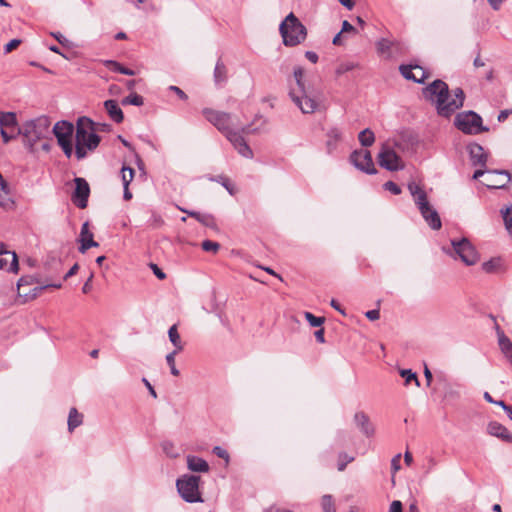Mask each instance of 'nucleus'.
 I'll use <instances>...</instances> for the list:
<instances>
[{"label": "nucleus", "instance_id": "nucleus-1", "mask_svg": "<svg viewBox=\"0 0 512 512\" xmlns=\"http://www.w3.org/2000/svg\"><path fill=\"white\" fill-rule=\"evenodd\" d=\"M423 96L432 102L438 115L448 118L464 104L465 94L461 88L449 91L448 85L442 80H434L423 89Z\"/></svg>", "mask_w": 512, "mask_h": 512}, {"label": "nucleus", "instance_id": "nucleus-2", "mask_svg": "<svg viewBox=\"0 0 512 512\" xmlns=\"http://www.w3.org/2000/svg\"><path fill=\"white\" fill-rule=\"evenodd\" d=\"M315 82L316 77L310 75L302 66L295 69L293 76L289 79V95L305 114L313 113L318 107V101L314 95Z\"/></svg>", "mask_w": 512, "mask_h": 512}, {"label": "nucleus", "instance_id": "nucleus-3", "mask_svg": "<svg viewBox=\"0 0 512 512\" xmlns=\"http://www.w3.org/2000/svg\"><path fill=\"white\" fill-rule=\"evenodd\" d=\"M51 121L47 116H40L25 121L19 128L18 134L22 135L24 146L31 152L38 151V141L50 136Z\"/></svg>", "mask_w": 512, "mask_h": 512}, {"label": "nucleus", "instance_id": "nucleus-4", "mask_svg": "<svg viewBox=\"0 0 512 512\" xmlns=\"http://www.w3.org/2000/svg\"><path fill=\"white\" fill-rule=\"evenodd\" d=\"M76 157L83 159L87 151L96 149L100 142V137L95 133V124L86 117H81L76 125Z\"/></svg>", "mask_w": 512, "mask_h": 512}, {"label": "nucleus", "instance_id": "nucleus-5", "mask_svg": "<svg viewBox=\"0 0 512 512\" xmlns=\"http://www.w3.org/2000/svg\"><path fill=\"white\" fill-rule=\"evenodd\" d=\"M408 190L410 191L413 200L419 209L422 217L433 230H439L442 226V222L438 212L429 203L427 193L423 188L415 182L408 184Z\"/></svg>", "mask_w": 512, "mask_h": 512}, {"label": "nucleus", "instance_id": "nucleus-6", "mask_svg": "<svg viewBox=\"0 0 512 512\" xmlns=\"http://www.w3.org/2000/svg\"><path fill=\"white\" fill-rule=\"evenodd\" d=\"M279 30L286 46H296L307 36L306 27L292 12L282 21Z\"/></svg>", "mask_w": 512, "mask_h": 512}, {"label": "nucleus", "instance_id": "nucleus-7", "mask_svg": "<svg viewBox=\"0 0 512 512\" xmlns=\"http://www.w3.org/2000/svg\"><path fill=\"white\" fill-rule=\"evenodd\" d=\"M451 249L443 248V251L450 256L458 257L465 265L473 266L479 261V253L467 238L452 239Z\"/></svg>", "mask_w": 512, "mask_h": 512}, {"label": "nucleus", "instance_id": "nucleus-8", "mask_svg": "<svg viewBox=\"0 0 512 512\" xmlns=\"http://www.w3.org/2000/svg\"><path fill=\"white\" fill-rule=\"evenodd\" d=\"M200 477L185 474L176 481L177 491L182 499L188 503L203 502L199 491Z\"/></svg>", "mask_w": 512, "mask_h": 512}, {"label": "nucleus", "instance_id": "nucleus-9", "mask_svg": "<svg viewBox=\"0 0 512 512\" xmlns=\"http://www.w3.org/2000/svg\"><path fill=\"white\" fill-rule=\"evenodd\" d=\"M454 125L464 134L477 135L488 131L487 127L482 125V118L474 111H465L456 115Z\"/></svg>", "mask_w": 512, "mask_h": 512}, {"label": "nucleus", "instance_id": "nucleus-10", "mask_svg": "<svg viewBox=\"0 0 512 512\" xmlns=\"http://www.w3.org/2000/svg\"><path fill=\"white\" fill-rule=\"evenodd\" d=\"M202 113L207 121L222 132L226 138L229 137V134H233L241 128V126L234 124L232 116L229 113L216 111L210 108L203 109Z\"/></svg>", "mask_w": 512, "mask_h": 512}, {"label": "nucleus", "instance_id": "nucleus-11", "mask_svg": "<svg viewBox=\"0 0 512 512\" xmlns=\"http://www.w3.org/2000/svg\"><path fill=\"white\" fill-rule=\"evenodd\" d=\"M53 134L57 138L59 146L62 148L64 154L70 158L73 153L72 135L74 133V126L67 121L57 122L53 129Z\"/></svg>", "mask_w": 512, "mask_h": 512}, {"label": "nucleus", "instance_id": "nucleus-12", "mask_svg": "<svg viewBox=\"0 0 512 512\" xmlns=\"http://www.w3.org/2000/svg\"><path fill=\"white\" fill-rule=\"evenodd\" d=\"M379 165L389 171H398L404 168V163L398 154L388 145H383L378 154Z\"/></svg>", "mask_w": 512, "mask_h": 512}, {"label": "nucleus", "instance_id": "nucleus-13", "mask_svg": "<svg viewBox=\"0 0 512 512\" xmlns=\"http://www.w3.org/2000/svg\"><path fill=\"white\" fill-rule=\"evenodd\" d=\"M351 163L360 171L367 174H376L377 170L374 166L371 153L366 149L355 150L350 155Z\"/></svg>", "mask_w": 512, "mask_h": 512}, {"label": "nucleus", "instance_id": "nucleus-14", "mask_svg": "<svg viewBox=\"0 0 512 512\" xmlns=\"http://www.w3.org/2000/svg\"><path fill=\"white\" fill-rule=\"evenodd\" d=\"M250 133V126H241L240 129H238L235 133L229 134V137L227 138L228 141L233 145V147L237 150V152L245 157V158H252L253 157V151L245 141L243 135Z\"/></svg>", "mask_w": 512, "mask_h": 512}, {"label": "nucleus", "instance_id": "nucleus-15", "mask_svg": "<svg viewBox=\"0 0 512 512\" xmlns=\"http://www.w3.org/2000/svg\"><path fill=\"white\" fill-rule=\"evenodd\" d=\"M511 176L505 170H490L486 173V177L482 183L490 189H502L510 181Z\"/></svg>", "mask_w": 512, "mask_h": 512}, {"label": "nucleus", "instance_id": "nucleus-16", "mask_svg": "<svg viewBox=\"0 0 512 512\" xmlns=\"http://www.w3.org/2000/svg\"><path fill=\"white\" fill-rule=\"evenodd\" d=\"M74 182L75 191L72 196V201L77 207L84 209L87 207L88 197L90 194L89 184L84 178L80 177H76Z\"/></svg>", "mask_w": 512, "mask_h": 512}, {"label": "nucleus", "instance_id": "nucleus-17", "mask_svg": "<svg viewBox=\"0 0 512 512\" xmlns=\"http://www.w3.org/2000/svg\"><path fill=\"white\" fill-rule=\"evenodd\" d=\"M401 75L415 83H424L426 79L431 77V74L424 66H399Z\"/></svg>", "mask_w": 512, "mask_h": 512}, {"label": "nucleus", "instance_id": "nucleus-18", "mask_svg": "<svg viewBox=\"0 0 512 512\" xmlns=\"http://www.w3.org/2000/svg\"><path fill=\"white\" fill-rule=\"evenodd\" d=\"M0 269H7L10 272H18V258L15 252L7 249L4 243L0 242Z\"/></svg>", "mask_w": 512, "mask_h": 512}, {"label": "nucleus", "instance_id": "nucleus-19", "mask_svg": "<svg viewBox=\"0 0 512 512\" xmlns=\"http://www.w3.org/2000/svg\"><path fill=\"white\" fill-rule=\"evenodd\" d=\"M79 242L81 243L79 251L85 253L91 247H97L99 244L94 241L93 233L89 230V223H83L79 236Z\"/></svg>", "mask_w": 512, "mask_h": 512}, {"label": "nucleus", "instance_id": "nucleus-20", "mask_svg": "<svg viewBox=\"0 0 512 512\" xmlns=\"http://www.w3.org/2000/svg\"><path fill=\"white\" fill-rule=\"evenodd\" d=\"M471 162L474 166H485L487 162V154L481 145L477 143L468 146Z\"/></svg>", "mask_w": 512, "mask_h": 512}, {"label": "nucleus", "instance_id": "nucleus-21", "mask_svg": "<svg viewBox=\"0 0 512 512\" xmlns=\"http://www.w3.org/2000/svg\"><path fill=\"white\" fill-rule=\"evenodd\" d=\"M487 431L490 435L500 438L501 440L511 443L512 434L498 422H490L487 427Z\"/></svg>", "mask_w": 512, "mask_h": 512}, {"label": "nucleus", "instance_id": "nucleus-22", "mask_svg": "<svg viewBox=\"0 0 512 512\" xmlns=\"http://www.w3.org/2000/svg\"><path fill=\"white\" fill-rule=\"evenodd\" d=\"M341 135H342V132L337 127H332L327 131V133H326L327 139H326L325 146H326V151L328 154H332L336 150L337 145H338L339 141L341 140Z\"/></svg>", "mask_w": 512, "mask_h": 512}, {"label": "nucleus", "instance_id": "nucleus-23", "mask_svg": "<svg viewBox=\"0 0 512 512\" xmlns=\"http://www.w3.org/2000/svg\"><path fill=\"white\" fill-rule=\"evenodd\" d=\"M186 461L188 469L192 472L207 473L210 469L207 461L200 457L188 455Z\"/></svg>", "mask_w": 512, "mask_h": 512}, {"label": "nucleus", "instance_id": "nucleus-24", "mask_svg": "<svg viewBox=\"0 0 512 512\" xmlns=\"http://www.w3.org/2000/svg\"><path fill=\"white\" fill-rule=\"evenodd\" d=\"M0 206L4 209H11L14 206V201L11 198L8 184L4 180L1 173H0Z\"/></svg>", "mask_w": 512, "mask_h": 512}, {"label": "nucleus", "instance_id": "nucleus-25", "mask_svg": "<svg viewBox=\"0 0 512 512\" xmlns=\"http://www.w3.org/2000/svg\"><path fill=\"white\" fill-rule=\"evenodd\" d=\"M104 107L109 117L115 121L116 123H120L123 121V112L116 100H106L104 102Z\"/></svg>", "mask_w": 512, "mask_h": 512}, {"label": "nucleus", "instance_id": "nucleus-26", "mask_svg": "<svg viewBox=\"0 0 512 512\" xmlns=\"http://www.w3.org/2000/svg\"><path fill=\"white\" fill-rule=\"evenodd\" d=\"M356 425L362 430L366 436H371L374 432L373 427L369 423L368 416L363 412H357L354 416Z\"/></svg>", "mask_w": 512, "mask_h": 512}, {"label": "nucleus", "instance_id": "nucleus-27", "mask_svg": "<svg viewBox=\"0 0 512 512\" xmlns=\"http://www.w3.org/2000/svg\"><path fill=\"white\" fill-rule=\"evenodd\" d=\"M83 423V415L76 408H71L68 415V431L73 432Z\"/></svg>", "mask_w": 512, "mask_h": 512}, {"label": "nucleus", "instance_id": "nucleus-28", "mask_svg": "<svg viewBox=\"0 0 512 512\" xmlns=\"http://www.w3.org/2000/svg\"><path fill=\"white\" fill-rule=\"evenodd\" d=\"M168 337L171 343L174 345L175 349L173 351L181 352L184 348V345L181 341L180 335L177 330L176 325H172L168 330Z\"/></svg>", "mask_w": 512, "mask_h": 512}, {"label": "nucleus", "instance_id": "nucleus-29", "mask_svg": "<svg viewBox=\"0 0 512 512\" xmlns=\"http://www.w3.org/2000/svg\"><path fill=\"white\" fill-rule=\"evenodd\" d=\"M0 127L3 128H16V117L14 113L0 112Z\"/></svg>", "mask_w": 512, "mask_h": 512}, {"label": "nucleus", "instance_id": "nucleus-30", "mask_svg": "<svg viewBox=\"0 0 512 512\" xmlns=\"http://www.w3.org/2000/svg\"><path fill=\"white\" fill-rule=\"evenodd\" d=\"M190 217H193L201 224L207 226V227H214L215 226V219L211 214H202L200 212L196 213H190Z\"/></svg>", "mask_w": 512, "mask_h": 512}, {"label": "nucleus", "instance_id": "nucleus-31", "mask_svg": "<svg viewBox=\"0 0 512 512\" xmlns=\"http://www.w3.org/2000/svg\"><path fill=\"white\" fill-rule=\"evenodd\" d=\"M358 139L362 146L369 147L374 143L375 136L370 129H364L359 133Z\"/></svg>", "mask_w": 512, "mask_h": 512}, {"label": "nucleus", "instance_id": "nucleus-32", "mask_svg": "<svg viewBox=\"0 0 512 512\" xmlns=\"http://www.w3.org/2000/svg\"><path fill=\"white\" fill-rule=\"evenodd\" d=\"M227 80V66H215L214 81L218 86L223 85Z\"/></svg>", "mask_w": 512, "mask_h": 512}, {"label": "nucleus", "instance_id": "nucleus-33", "mask_svg": "<svg viewBox=\"0 0 512 512\" xmlns=\"http://www.w3.org/2000/svg\"><path fill=\"white\" fill-rule=\"evenodd\" d=\"M501 215L507 232L512 235V205L501 209Z\"/></svg>", "mask_w": 512, "mask_h": 512}, {"label": "nucleus", "instance_id": "nucleus-34", "mask_svg": "<svg viewBox=\"0 0 512 512\" xmlns=\"http://www.w3.org/2000/svg\"><path fill=\"white\" fill-rule=\"evenodd\" d=\"M392 46V41L382 38L377 42V51L379 54L388 57L391 53Z\"/></svg>", "mask_w": 512, "mask_h": 512}, {"label": "nucleus", "instance_id": "nucleus-35", "mask_svg": "<svg viewBox=\"0 0 512 512\" xmlns=\"http://www.w3.org/2000/svg\"><path fill=\"white\" fill-rule=\"evenodd\" d=\"M499 346L507 357L512 356V342L503 333L499 334Z\"/></svg>", "mask_w": 512, "mask_h": 512}, {"label": "nucleus", "instance_id": "nucleus-36", "mask_svg": "<svg viewBox=\"0 0 512 512\" xmlns=\"http://www.w3.org/2000/svg\"><path fill=\"white\" fill-rule=\"evenodd\" d=\"M209 180L220 183L229 192L230 195L234 194V186L231 184L230 180L226 176H211L209 177Z\"/></svg>", "mask_w": 512, "mask_h": 512}, {"label": "nucleus", "instance_id": "nucleus-37", "mask_svg": "<svg viewBox=\"0 0 512 512\" xmlns=\"http://www.w3.org/2000/svg\"><path fill=\"white\" fill-rule=\"evenodd\" d=\"M400 375L405 379V384L408 385L411 381L415 382L417 387L420 386V382L418 380L417 374L413 372L411 369H401Z\"/></svg>", "mask_w": 512, "mask_h": 512}, {"label": "nucleus", "instance_id": "nucleus-38", "mask_svg": "<svg viewBox=\"0 0 512 512\" xmlns=\"http://www.w3.org/2000/svg\"><path fill=\"white\" fill-rule=\"evenodd\" d=\"M321 507L323 512H336L333 497L324 495L321 499Z\"/></svg>", "mask_w": 512, "mask_h": 512}, {"label": "nucleus", "instance_id": "nucleus-39", "mask_svg": "<svg viewBox=\"0 0 512 512\" xmlns=\"http://www.w3.org/2000/svg\"><path fill=\"white\" fill-rule=\"evenodd\" d=\"M122 104L123 105L141 106L143 104V97L138 95L137 93H132L122 99Z\"/></svg>", "mask_w": 512, "mask_h": 512}, {"label": "nucleus", "instance_id": "nucleus-40", "mask_svg": "<svg viewBox=\"0 0 512 512\" xmlns=\"http://www.w3.org/2000/svg\"><path fill=\"white\" fill-rule=\"evenodd\" d=\"M134 173H135V171L132 168L126 167V166L122 167L121 179H122L123 186H129L130 182L134 178Z\"/></svg>", "mask_w": 512, "mask_h": 512}, {"label": "nucleus", "instance_id": "nucleus-41", "mask_svg": "<svg viewBox=\"0 0 512 512\" xmlns=\"http://www.w3.org/2000/svg\"><path fill=\"white\" fill-rule=\"evenodd\" d=\"M178 353L179 352L172 351L171 353L166 355V362H167L168 366L170 367V372L173 376H179V374H180L179 370L176 368V365H175V356Z\"/></svg>", "mask_w": 512, "mask_h": 512}, {"label": "nucleus", "instance_id": "nucleus-42", "mask_svg": "<svg viewBox=\"0 0 512 512\" xmlns=\"http://www.w3.org/2000/svg\"><path fill=\"white\" fill-rule=\"evenodd\" d=\"M500 267V260L499 259H491L489 261H486L482 264V269L486 273H494L498 270Z\"/></svg>", "mask_w": 512, "mask_h": 512}, {"label": "nucleus", "instance_id": "nucleus-43", "mask_svg": "<svg viewBox=\"0 0 512 512\" xmlns=\"http://www.w3.org/2000/svg\"><path fill=\"white\" fill-rule=\"evenodd\" d=\"M201 247L206 252L217 253L220 249V245L217 242L211 240H205L202 242Z\"/></svg>", "mask_w": 512, "mask_h": 512}, {"label": "nucleus", "instance_id": "nucleus-44", "mask_svg": "<svg viewBox=\"0 0 512 512\" xmlns=\"http://www.w3.org/2000/svg\"><path fill=\"white\" fill-rule=\"evenodd\" d=\"M16 131L18 132V128H3V129H0L3 141L5 143H8L11 139H13L15 137Z\"/></svg>", "mask_w": 512, "mask_h": 512}, {"label": "nucleus", "instance_id": "nucleus-45", "mask_svg": "<svg viewBox=\"0 0 512 512\" xmlns=\"http://www.w3.org/2000/svg\"><path fill=\"white\" fill-rule=\"evenodd\" d=\"M305 318L312 327H320L324 323V318L316 317L310 312L305 313Z\"/></svg>", "mask_w": 512, "mask_h": 512}, {"label": "nucleus", "instance_id": "nucleus-46", "mask_svg": "<svg viewBox=\"0 0 512 512\" xmlns=\"http://www.w3.org/2000/svg\"><path fill=\"white\" fill-rule=\"evenodd\" d=\"M354 460V457L353 456H349L345 453H341L339 455V460H338V470L339 471H343L347 464L352 462Z\"/></svg>", "mask_w": 512, "mask_h": 512}, {"label": "nucleus", "instance_id": "nucleus-47", "mask_svg": "<svg viewBox=\"0 0 512 512\" xmlns=\"http://www.w3.org/2000/svg\"><path fill=\"white\" fill-rule=\"evenodd\" d=\"M212 452L219 458L225 460L226 464H229L230 456L229 453L220 446H215Z\"/></svg>", "mask_w": 512, "mask_h": 512}, {"label": "nucleus", "instance_id": "nucleus-48", "mask_svg": "<svg viewBox=\"0 0 512 512\" xmlns=\"http://www.w3.org/2000/svg\"><path fill=\"white\" fill-rule=\"evenodd\" d=\"M384 188H385L386 190L390 191V192H391L392 194H394V195H398V194H400V193H401V189H400V187H399L396 183H394V182H392V181H388V182H386V183L384 184Z\"/></svg>", "mask_w": 512, "mask_h": 512}, {"label": "nucleus", "instance_id": "nucleus-49", "mask_svg": "<svg viewBox=\"0 0 512 512\" xmlns=\"http://www.w3.org/2000/svg\"><path fill=\"white\" fill-rule=\"evenodd\" d=\"M113 68H114L115 72H118L121 74L130 75V76H133L136 74V71L129 68L128 66H113Z\"/></svg>", "mask_w": 512, "mask_h": 512}, {"label": "nucleus", "instance_id": "nucleus-50", "mask_svg": "<svg viewBox=\"0 0 512 512\" xmlns=\"http://www.w3.org/2000/svg\"><path fill=\"white\" fill-rule=\"evenodd\" d=\"M150 267L154 273V275L160 279V280H163L166 278V274L154 263H151L150 264Z\"/></svg>", "mask_w": 512, "mask_h": 512}, {"label": "nucleus", "instance_id": "nucleus-51", "mask_svg": "<svg viewBox=\"0 0 512 512\" xmlns=\"http://www.w3.org/2000/svg\"><path fill=\"white\" fill-rule=\"evenodd\" d=\"M21 43V40L19 39H12L11 41H9L6 45H5V52L6 53H9L11 52L12 50H14L15 48H17Z\"/></svg>", "mask_w": 512, "mask_h": 512}, {"label": "nucleus", "instance_id": "nucleus-52", "mask_svg": "<svg viewBox=\"0 0 512 512\" xmlns=\"http://www.w3.org/2000/svg\"><path fill=\"white\" fill-rule=\"evenodd\" d=\"M169 90L175 92L181 100L185 101L188 99L187 94L177 86L171 85L169 86Z\"/></svg>", "mask_w": 512, "mask_h": 512}, {"label": "nucleus", "instance_id": "nucleus-53", "mask_svg": "<svg viewBox=\"0 0 512 512\" xmlns=\"http://www.w3.org/2000/svg\"><path fill=\"white\" fill-rule=\"evenodd\" d=\"M365 316L371 320V321H375V320H378L380 318V312L379 310L377 309H373V310H369L365 313Z\"/></svg>", "mask_w": 512, "mask_h": 512}, {"label": "nucleus", "instance_id": "nucleus-54", "mask_svg": "<svg viewBox=\"0 0 512 512\" xmlns=\"http://www.w3.org/2000/svg\"><path fill=\"white\" fill-rule=\"evenodd\" d=\"M50 141H51L50 136L48 138H46V139L38 141V143L40 144V147H41V149L43 151H45V152H49L50 151V149H51Z\"/></svg>", "mask_w": 512, "mask_h": 512}, {"label": "nucleus", "instance_id": "nucleus-55", "mask_svg": "<svg viewBox=\"0 0 512 512\" xmlns=\"http://www.w3.org/2000/svg\"><path fill=\"white\" fill-rule=\"evenodd\" d=\"M389 512H402V503L398 500H394L390 505Z\"/></svg>", "mask_w": 512, "mask_h": 512}, {"label": "nucleus", "instance_id": "nucleus-56", "mask_svg": "<svg viewBox=\"0 0 512 512\" xmlns=\"http://www.w3.org/2000/svg\"><path fill=\"white\" fill-rule=\"evenodd\" d=\"M52 35L56 38V40H57L61 45L66 46V45H68V44H69V40H68L66 37H64L60 32H58V33H53Z\"/></svg>", "mask_w": 512, "mask_h": 512}, {"label": "nucleus", "instance_id": "nucleus-57", "mask_svg": "<svg viewBox=\"0 0 512 512\" xmlns=\"http://www.w3.org/2000/svg\"><path fill=\"white\" fill-rule=\"evenodd\" d=\"M487 1H488L489 5L491 6V8L495 11H498L504 2V0H487Z\"/></svg>", "mask_w": 512, "mask_h": 512}, {"label": "nucleus", "instance_id": "nucleus-58", "mask_svg": "<svg viewBox=\"0 0 512 512\" xmlns=\"http://www.w3.org/2000/svg\"><path fill=\"white\" fill-rule=\"evenodd\" d=\"M305 57L311 63H316L318 61V55L315 52H313V51H307L305 53Z\"/></svg>", "mask_w": 512, "mask_h": 512}, {"label": "nucleus", "instance_id": "nucleus-59", "mask_svg": "<svg viewBox=\"0 0 512 512\" xmlns=\"http://www.w3.org/2000/svg\"><path fill=\"white\" fill-rule=\"evenodd\" d=\"M79 269L78 264H74L70 270L64 275L63 279L66 280L70 278L71 276L75 275Z\"/></svg>", "mask_w": 512, "mask_h": 512}, {"label": "nucleus", "instance_id": "nucleus-60", "mask_svg": "<svg viewBox=\"0 0 512 512\" xmlns=\"http://www.w3.org/2000/svg\"><path fill=\"white\" fill-rule=\"evenodd\" d=\"M350 31H355L354 26L351 25L347 20L343 21L342 30L340 32L343 33V32H350Z\"/></svg>", "mask_w": 512, "mask_h": 512}, {"label": "nucleus", "instance_id": "nucleus-61", "mask_svg": "<svg viewBox=\"0 0 512 512\" xmlns=\"http://www.w3.org/2000/svg\"><path fill=\"white\" fill-rule=\"evenodd\" d=\"M143 383L145 384V386L147 387V389L149 390V393L154 397L156 398L157 397V394H156V391L154 390L153 386L150 384V382L146 379V378H143L142 379Z\"/></svg>", "mask_w": 512, "mask_h": 512}, {"label": "nucleus", "instance_id": "nucleus-62", "mask_svg": "<svg viewBox=\"0 0 512 512\" xmlns=\"http://www.w3.org/2000/svg\"><path fill=\"white\" fill-rule=\"evenodd\" d=\"M494 404L496 405H499L500 407L503 408V410L507 413V416L510 414V412L512 411V408L511 406H508L505 404L504 401L500 400V401H495Z\"/></svg>", "mask_w": 512, "mask_h": 512}, {"label": "nucleus", "instance_id": "nucleus-63", "mask_svg": "<svg viewBox=\"0 0 512 512\" xmlns=\"http://www.w3.org/2000/svg\"><path fill=\"white\" fill-rule=\"evenodd\" d=\"M345 8L348 10H352L355 6V2L353 0H338Z\"/></svg>", "mask_w": 512, "mask_h": 512}, {"label": "nucleus", "instance_id": "nucleus-64", "mask_svg": "<svg viewBox=\"0 0 512 512\" xmlns=\"http://www.w3.org/2000/svg\"><path fill=\"white\" fill-rule=\"evenodd\" d=\"M315 338L318 342L323 343L325 341L324 339V329H319L315 331Z\"/></svg>", "mask_w": 512, "mask_h": 512}]
</instances>
